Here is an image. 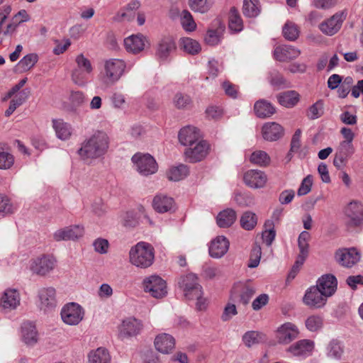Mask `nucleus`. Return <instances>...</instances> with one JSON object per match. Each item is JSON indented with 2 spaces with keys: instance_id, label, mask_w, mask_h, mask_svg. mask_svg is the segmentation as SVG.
<instances>
[{
  "instance_id": "48",
  "label": "nucleus",
  "mask_w": 363,
  "mask_h": 363,
  "mask_svg": "<svg viewBox=\"0 0 363 363\" xmlns=\"http://www.w3.org/2000/svg\"><path fill=\"white\" fill-rule=\"evenodd\" d=\"M188 4L193 11L204 13L211 9L212 2L210 0H189Z\"/></svg>"
},
{
  "instance_id": "7",
  "label": "nucleus",
  "mask_w": 363,
  "mask_h": 363,
  "mask_svg": "<svg viewBox=\"0 0 363 363\" xmlns=\"http://www.w3.org/2000/svg\"><path fill=\"white\" fill-rule=\"evenodd\" d=\"M83 308L76 303L65 305L61 311V318L63 322L69 325H78L84 318Z\"/></svg>"
},
{
  "instance_id": "40",
  "label": "nucleus",
  "mask_w": 363,
  "mask_h": 363,
  "mask_svg": "<svg viewBox=\"0 0 363 363\" xmlns=\"http://www.w3.org/2000/svg\"><path fill=\"white\" fill-rule=\"evenodd\" d=\"M38 60V56L35 53H30L25 55L17 64L16 68L21 73L30 70L35 66Z\"/></svg>"
},
{
  "instance_id": "11",
  "label": "nucleus",
  "mask_w": 363,
  "mask_h": 363,
  "mask_svg": "<svg viewBox=\"0 0 363 363\" xmlns=\"http://www.w3.org/2000/svg\"><path fill=\"white\" fill-rule=\"evenodd\" d=\"M328 298L317 286H313L306 291L303 301L310 308H320L325 306Z\"/></svg>"
},
{
  "instance_id": "31",
  "label": "nucleus",
  "mask_w": 363,
  "mask_h": 363,
  "mask_svg": "<svg viewBox=\"0 0 363 363\" xmlns=\"http://www.w3.org/2000/svg\"><path fill=\"white\" fill-rule=\"evenodd\" d=\"M52 123L57 138L62 140H67L70 138L72 134V127L69 123L62 119H53Z\"/></svg>"
},
{
  "instance_id": "37",
  "label": "nucleus",
  "mask_w": 363,
  "mask_h": 363,
  "mask_svg": "<svg viewBox=\"0 0 363 363\" xmlns=\"http://www.w3.org/2000/svg\"><path fill=\"white\" fill-rule=\"evenodd\" d=\"M279 103L286 108H291L299 101V94L296 91H287L277 96Z\"/></svg>"
},
{
  "instance_id": "34",
  "label": "nucleus",
  "mask_w": 363,
  "mask_h": 363,
  "mask_svg": "<svg viewBox=\"0 0 363 363\" xmlns=\"http://www.w3.org/2000/svg\"><path fill=\"white\" fill-rule=\"evenodd\" d=\"M254 110L259 118L270 117L275 113V108L272 104L264 99H260L255 104Z\"/></svg>"
},
{
  "instance_id": "41",
  "label": "nucleus",
  "mask_w": 363,
  "mask_h": 363,
  "mask_svg": "<svg viewBox=\"0 0 363 363\" xmlns=\"http://www.w3.org/2000/svg\"><path fill=\"white\" fill-rule=\"evenodd\" d=\"M243 14L248 18H255L260 13L259 0H243Z\"/></svg>"
},
{
  "instance_id": "32",
  "label": "nucleus",
  "mask_w": 363,
  "mask_h": 363,
  "mask_svg": "<svg viewBox=\"0 0 363 363\" xmlns=\"http://www.w3.org/2000/svg\"><path fill=\"white\" fill-rule=\"evenodd\" d=\"M140 7L139 1H131L125 7L119 11L114 16L116 21H132L135 17V11Z\"/></svg>"
},
{
  "instance_id": "59",
  "label": "nucleus",
  "mask_w": 363,
  "mask_h": 363,
  "mask_svg": "<svg viewBox=\"0 0 363 363\" xmlns=\"http://www.w3.org/2000/svg\"><path fill=\"white\" fill-rule=\"evenodd\" d=\"M75 62L77 63V68L84 70L86 73H92L93 67L91 61L83 54L78 55L76 57Z\"/></svg>"
},
{
  "instance_id": "60",
  "label": "nucleus",
  "mask_w": 363,
  "mask_h": 363,
  "mask_svg": "<svg viewBox=\"0 0 363 363\" xmlns=\"http://www.w3.org/2000/svg\"><path fill=\"white\" fill-rule=\"evenodd\" d=\"M269 83L273 86L280 89L287 86L286 79L278 72L274 71L270 73Z\"/></svg>"
},
{
  "instance_id": "23",
  "label": "nucleus",
  "mask_w": 363,
  "mask_h": 363,
  "mask_svg": "<svg viewBox=\"0 0 363 363\" xmlns=\"http://www.w3.org/2000/svg\"><path fill=\"white\" fill-rule=\"evenodd\" d=\"M345 214L350 219L351 225H359L363 219V204L357 201L350 202L345 209Z\"/></svg>"
},
{
  "instance_id": "64",
  "label": "nucleus",
  "mask_w": 363,
  "mask_h": 363,
  "mask_svg": "<svg viewBox=\"0 0 363 363\" xmlns=\"http://www.w3.org/2000/svg\"><path fill=\"white\" fill-rule=\"evenodd\" d=\"M69 100L72 104L79 107L86 101L85 96L83 92L79 91H73L71 92Z\"/></svg>"
},
{
  "instance_id": "17",
  "label": "nucleus",
  "mask_w": 363,
  "mask_h": 363,
  "mask_svg": "<svg viewBox=\"0 0 363 363\" xmlns=\"http://www.w3.org/2000/svg\"><path fill=\"white\" fill-rule=\"evenodd\" d=\"M243 181L250 188L261 189L265 186L267 182V177L261 170L250 169L244 174Z\"/></svg>"
},
{
  "instance_id": "39",
  "label": "nucleus",
  "mask_w": 363,
  "mask_h": 363,
  "mask_svg": "<svg viewBox=\"0 0 363 363\" xmlns=\"http://www.w3.org/2000/svg\"><path fill=\"white\" fill-rule=\"evenodd\" d=\"M228 28L233 32H240L243 29V22L241 16L235 7H232L229 12Z\"/></svg>"
},
{
  "instance_id": "10",
  "label": "nucleus",
  "mask_w": 363,
  "mask_h": 363,
  "mask_svg": "<svg viewBox=\"0 0 363 363\" xmlns=\"http://www.w3.org/2000/svg\"><path fill=\"white\" fill-rule=\"evenodd\" d=\"M56 262V259L52 256L42 255L33 259L30 270L36 274L45 276L55 269Z\"/></svg>"
},
{
  "instance_id": "63",
  "label": "nucleus",
  "mask_w": 363,
  "mask_h": 363,
  "mask_svg": "<svg viewBox=\"0 0 363 363\" xmlns=\"http://www.w3.org/2000/svg\"><path fill=\"white\" fill-rule=\"evenodd\" d=\"M94 250L99 254H106L109 247V242L106 239L99 238L93 242Z\"/></svg>"
},
{
  "instance_id": "24",
  "label": "nucleus",
  "mask_w": 363,
  "mask_h": 363,
  "mask_svg": "<svg viewBox=\"0 0 363 363\" xmlns=\"http://www.w3.org/2000/svg\"><path fill=\"white\" fill-rule=\"evenodd\" d=\"M146 38L142 34L132 35L124 40V45L126 50L134 54L144 50Z\"/></svg>"
},
{
  "instance_id": "45",
  "label": "nucleus",
  "mask_w": 363,
  "mask_h": 363,
  "mask_svg": "<svg viewBox=\"0 0 363 363\" xmlns=\"http://www.w3.org/2000/svg\"><path fill=\"white\" fill-rule=\"evenodd\" d=\"M180 44L183 50L190 55H196L201 50L199 42L189 38H182Z\"/></svg>"
},
{
  "instance_id": "33",
  "label": "nucleus",
  "mask_w": 363,
  "mask_h": 363,
  "mask_svg": "<svg viewBox=\"0 0 363 363\" xmlns=\"http://www.w3.org/2000/svg\"><path fill=\"white\" fill-rule=\"evenodd\" d=\"M22 339L26 345H33L38 342V332L35 326L30 322H26L21 326Z\"/></svg>"
},
{
  "instance_id": "2",
  "label": "nucleus",
  "mask_w": 363,
  "mask_h": 363,
  "mask_svg": "<svg viewBox=\"0 0 363 363\" xmlns=\"http://www.w3.org/2000/svg\"><path fill=\"white\" fill-rule=\"evenodd\" d=\"M129 258L133 265L142 269L148 268L155 259L154 248L149 243L140 242L130 250Z\"/></svg>"
},
{
  "instance_id": "35",
  "label": "nucleus",
  "mask_w": 363,
  "mask_h": 363,
  "mask_svg": "<svg viewBox=\"0 0 363 363\" xmlns=\"http://www.w3.org/2000/svg\"><path fill=\"white\" fill-rule=\"evenodd\" d=\"M88 360L89 363H111V356L106 348L99 347L89 353Z\"/></svg>"
},
{
  "instance_id": "30",
  "label": "nucleus",
  "mask_w": 363,
  "mask_h": 363,
  "mask_svg": "<svg viewBox=\"0 0 363 363\" xmlns=\"http://www.w3.org/2000/svg\"><path fill=\"white\" fill-rule=\"evenodd\" d=\"M174 201L172 197L163 194L156 195L152 201V207L158 213H163L171 211L174 208Z\"/></svg>"
},
{
  "instance_id": "58",
  "label": "nucleus",
  "mask_w": 363,
  "mask_h": 363,
  "mask_svg": "<svg viewBox=\"0 0 363 363\" xmlns=\"http://www.w3.org/2000/svg\"><path fill=\"white\" fill-rule=\"evenodd\" d=\"M262 256V249L259 245H255L252 249L249 263L247 264L250 268L257 267L260 262Z\"/></svg>"
},
{
  "instance_id": "3",
  "label": "nucleus",
  "mask_w": 363,
  "mask_h": 363,
  "mask_svg": "<svg viewBox=\"0 0 363 363\" xmlns=\"http://www.w3.org/2000/svg\"><path fill=\"white\" fill-rule=\"evenodd\" d=\"M131 160L135 169L143 176H149L157 171V164L150 154L138 152L132 157Z\"/></svg>"
},
{
  "instance_id": "53",
  "label": "nucleus",
  "mask_w": 363,
  "mask_h": 363,
  "mask_svg": "<svg viewBox=\"0 0 363 363\" xmlns=\"http://www.w3.org/2000/svg\"><path fill=\"white\" fill-rule=\"evenodd\" d=\"M262 339V334L257 331H248L242 336V341L245 345L250 347L258 344Z\"/></svg>"
},
{
  "instance_id": "51",
  "label": "nucleus",
  "mask_w": 363,
  "mask_h": 363,
  "mask_svg": "<svg viewBox=\"0 0 363 363\" xmlns=\"http://www.w3.org/2000/svg\"><path fill=\"white\" fill-rule=\"evenodd\" d=\"M256 291L255 288L249 284L242 285L240 291V301L243 305H247Z\"/></svg>"
},
{
  "instance_id": "26",
  "label": "nucleus",
  "mask_w": 363,
  "mask_h": 363,
  "mask_svg": "<svg viewBox=\"0 0 363 363\" xmlns=\"http://www.w3.org/2000/svg\"><path fill=\"white\" fill-rule=\"evenodd\" d=\"M262 136L268 141H276L284 135V128L275 122L266 123L262 128Z\"/></svg>"
},
{
  "instance_id": "46",
  "label": "nucleus",
  "mask_w": 363,
  "mask_h": 363,
  "mask_svg": "<svg viewBox=\"0 0 363 363\" xmlns=\"http://www.w3.org/2000/svg\"><path fill=\"white\" fill-rule=\"evenodd\" d=\"M344 352L342 343L337 340H332L327 347V354L328 357L339 359L341 358Z\"/></svg>"
},
{
  "instance_id": "57",
  "label": "nucleus",
  "mask_w": 363,
  "mask_h": 363,
  "mask_svg": "<svg viewBox=\"0 0 363 363\" xmlns=\"http://www.w3.org/2000/svg\"><path fill=\"white\" fill-rule=\"evenodd\" d=\"M91 73H86L84 70L75 68L72 73V79L73 82L79 86L85 85L88 79V77Z\"/></svg>"
},
{
  "instance_id": "50",
  "label": "nucleus",
  "mask_w": 363,
  "mask_h": 363,
  "mask_svg": "<svg viewBox=\"0 0 363 363\" xmlns=\"http://www.w3.org/2000/svg\"><path fill=\"white\" fill-rule=\"evenodd\" d=\"M172 104L178 109H184L191 105V99L189 95L178 92L174 96Z\"/></svg>"
},
{
  "instance_id": "61",
  "label": "nucleus",
  "mask_w": 363,
  "mask_h": 363,
  "mask_svg": "<svg viewBox=\"0 0 363 363\" xmlns=\"http://www.w3.org/2000/svg\"><path fill=\"white\" fill-rule=\"evenodd\" d=\"M312 185L313 177L309 174L302 180L301 185L297 191L298 196H301L308 194L311 190Z\"/></svg>"
},
{
  "instance_id": "4",
  "label": "nucleus",
  "mask_w": 363,
  "mask_h": 363,
  "mask_svg": "<svg viewBox=\"0 0 363 363\" xmlns=\"http://www.w3.org/2000/svg\"><path fill=\"white\" fill-rule=\"evenodd\" d=\"M126 67L125 62L120 59H110L105 62V74L103 78L106 84H113L122 77Z\"/></svg>"
},
{
  "instance_id": "29",
  "label": "nucleus",
  "mask_w": 363,
  "mask_h": 363,
  "mask_svg": "<svg viewBox=\"0 0 363 363\" xmlns=\"http://www.w3.org/2000/svg\"><path fill=\"white\" fill-rule=\"evenodd\" d=\"M337 281L335 276L325 274L318 279L316 286L327 296H331L337 289Z\"/></svg>"
},
{
  "instance_id": "62",
  "label": "nucleus",
  "mask_w": 363,
  "mask_h": 363,
  "mask_svg": "<svg viewBox=\"0 0 363 363\" xmlns=\"http://www.w3.org/2000/svg\"><path fill=\"white\" fill-rule=\"evenodd\" d=\"M14 162L13 156L6 152H0V169H7L11 167Z\"/></svg>"
},
{
  "instance_id": "42",
  "label": "nucleus",
  "mask_w": 363,
  "mask_h": 363,
  "mask_svg": "<svg viewBox=\"0 0 363 363\" xmlns=\"http://www.w3.org/2000/svg\"><path fill=\"white\" fill-rule=\"evenodd\" d=\"M284 37L289 41H295L299 36V28L294 23L286 21L282 28Z\"/></svg>"
},
{
  "instance_id": "12",
  "label": "nucleus",
  "mask_w": 363,
  "mask_h": 363,
  "mask_svg": "<svg viewBox=\"0 0 363 363\" xmlns=\"http://www.w3.org/2000/svg\"><path fill=\"white\" fill-rule=\"evenodd\" d=\"M347 13L345 11L335 13L328 20L319 25V28L323 33L327 35H333L339 31L342 22L346 18Z\"/></svg>"
},
{
  "instance_id": "14",
  "label": "nucleus",
  "mask_w": 363,
  "mask_h": 363,
  "mask_svg": "<svg viewBox=\"0 0 363 363\" xmlns=\"http://www.w3.org/2000/svg\"><path fill=\"white\" fill-rule=\"evenodd\" d=\"M84 232V228L82 225H70L56 230L53 233V239L57 242L74 240L82 238Z\"/></svg>"
},
{
  "instance_id": "28",
  "label": "nucleus",
  "mask_w": 363,
  "mask_h": 363,
  "mask_svg": "<svg viewBox=\"0 0 363 363\" xmlns=\"http://www.w3.org/2000/svg\"><path fill=\"white\" fill-rule=\"evenodd\" d=\"M301 52L291 45H280L274 50V56L276 60L285 62L298 57Z\"/></svg>"
},
{
  "instance_id": "25",
  "label": "nucleus",
  "mask_w": 363,
  "mask_h": 363,
  "mask_svg": "<svg viewBox=\"0 0 363 363\" xmlns=\"http://www.w3.org/2000/svg\"><path fill=\"white\" fill-rule=\"evenodd\" d=\"M229 242L224 236L216 237L209 247V254L213 258L222 257L228 250Z\"/></svg>"
},
{
  "instance_id": "1",
  "label": "nucleus",
  "mask_w": 363,
  "mask_h": 363,
  "mask_svg": "<svg viewBox=\"0 0 363 363\" xmlns=\"http://www.w3.org/2000/svg\"><path fill=\"white\" fill-rule=\"evenodd\" d=\"M108 135L101 130L94 132L82 143L78 154L84 159H97L104 156L109 147Z\"/></svg>"
},
{
  "instance_id": "22",
  "label": "nucleus",
  "mask_w": 363,
  "mask_h": 363,
  "mask_svg": "<svg viewBox=\"0 0 363 363\" xmlns=\"http://www.w3.org/2000/svg\"><path fill=\"white\" fill-rule=\"evenodd\" d=\"M314 348V343L309 340H301L291 345L286 351L294 356L307 357L309 356Z\"/></svg>"
},
{
  "instance_id": "43",
  "label": "nucleus",
  "mask_w": 363,
  "mask_h": 363,
  "mask_svg": "<svg viewBox=\"0 0 363 363\" xmlns=\"http://www.w3.org/2000/svg\"><path fill=\"white\" fill-rule=\"evenodd\" d=\"M250 161L259 167H267L270 164L271 159L266 152L256 150L251 154Z\"/></svg>"
},
{
  "instance_id": "44",
  "label": "nucleus",
  "mask_w": 363,
  "mask_h": 363,
  "mask_svg": "<svg viewBox=\"0 0 363 363\" xmlns=\"http://www.w3.org/2000/svg\"><path fill=\"white\" fill-rule=\"evenodd\" d=\"M323 317L320 315H311L305 320L306 328L311 332H317L323 327Z\"/></svg>"
},
{
  "instance_id": "5",
  "label": "nucleus",
  "mask_w": 363,
  "mask_h": 363,
  "mask_svg": "<svg viewBox=\"0 0 363 363\" xmlns=\"http://www.w3.org/2000/svg\"><path fill=\"white\" fill-rule=\"evenodd\" d=\"M179 285L183 290L185 297L189 300H193L203 295L202 287L198 282L197 276L194 274H188L182 277Z\"/></svg>"
},
{
  "instance_id": "47",
  "label": "nucleus",
  "mask_w": 363,
  "mask_h": 363,
  "mask_svg": "<svg viewBox=\"0 0 363 363\" xmlns=\"http://www.w3.org/2000/svg\"><path fill=\"white\" fill-rule=\"evenodd\" d=\"M257 223V217L255 213L251 211L245 212L240 218L241 227L246 230H250L253 229Z\"/></svg>"
},
{
  "instance_id": "15",
  "label": "nucleus",
  "mask_w": 363,
  "mask_h": 363,
  "mask_svg": "<svg viewBox=\"0 0 363 363\" xmlns=\"http://www.w3.org/2000/svg\"><path fill=\"white\" fill-rule=\"evenodd\" d=\"M354 147L352 143L340 142L336 149L333 159V164L338 169H343L347 162L348 158L354 153Z\"/></svg>"
},
{
  "instance_id": "21",
  "label": "nucleus",
  "mask_w": 363,
  "mask_h": 363,
  "mask_svg": "<svg viewBox=\"0 0 363 363\" xmlns=\"http://www.w3.org/2000/svg\"><path fill=\"white\" fill-rule=\"evenodd\" d=\"M176 50V44L172 36L162 37L158 42L156 50L157 56L164 60Z\"/></svg>"
},
{
  "instance_id": "16",
  "label": "nucleus",
  "mask_w": 363,
  "mask_h": 363,
  "mask_svg": "<svg viewBox=\"0 0 363 363\" xmlns=\"http://www.w3.org/2000/svg\"><path fill=\"white\" fill-rule=\"evenodd\" d=\"M299 331L292 323H285L278 328L277 337L280 344L287 345L297 338Z\"/></svg>"
},
{
  "instance_id": "52",
  "label": "nucleus",
  "mask_w": 363,
  "mask_h": 363,
  "mask_svg": "<svg viewBox=\"0 0 363 363\" xmlns=\"http://www.w3.org/2000/svg\"><path fill=\"white\" fill-rule=\"evenodd\" d=\"M181 24L183 28L186 31H193L196 28V24L191 13L187 10H184L182 12Z\"/></svg>"
},
{
  "instance_id": "9",
  "label": "nucleus",
  "mask_w": 363,
  "mask_h": 363,
  "mask_svg": "<svg viewBox=\"0 0 363 363\" xmlns=\"http://www.w3.org/2000/svg\"><path fill=\"white\" fill-rule=\"evenodd\" d=\"M209 145L206 140H200L185 150L186 161L196 163L203 160L208 154Z\"/></svg>"
},
{
  "instance_id": "19",
  "label": "nucleus",
  "mask_w": 363,
  "mask_h": 363,
  "mask_svg": "<svg viewBox=\"0 0 363 363\" xmlns=\"http://www.w3.org/2000/svg\"><path fill=\"white\" fill-rule=\"evenodd\" d=\"M21 302L19 292L13 289H7L4 292L1 300L0 306L6 311H11L16 309Z\"/></svg>"
},
{
  "instance_id": "6",
  "label": "nucleus",
  "mask_w": 363,
  "mask_h": 363,
  "mask_svg": "<svg viewBox=\"0 0 363 363\" xmlns=\"http://www.w3.org/2000/svg\"><path fill=\"white\" fill-rule=\"evenodd\" d=\"M143 284L145 291L155 298H162L167 294L166 281L157 275L146 277Z\"/></svg>"
},
{
  "instance_id": "49",
  "label": "nucleus",
  "mask_w": 363,
  "mask_h": 363,
  "mask_svg": "<svg viewBox=\"0 0 363 363\" xmlns=\"http://www.w3.org/2000/svg\"><path fill=\"white\" fill-rule=\"evenodd\" d=\"M264 228L265 230L262 233V240L267 246H270L276 236L273 220H267L264 223Z\"/></svg>"
},
{
  "instance_id": "8",
  "label": "nucleus",
  "mask_w": 363,
  "mask_h": 363,
  "mask_svg": "<svg viewBox=\"0 0 363 363\" xmlns=\"http://www.w3.org/2000/svg\"><path fill=\"white\" fill-rule=\"evenodd\" d=\"M143 328L141 320L129 317L123 320L118 327V336L121 339H128L138 335Z\"/></svg>"
},
{
  "instance_id": "55",
  "label": "nucleus",
  "mask_w": 363,
  "mask_h": 363,
  "mask_svg": "<svg viewBox=\"0 0 363 363\" xmlns=\"http://www.w3.org/2000/svg\"><path fill=\"white\" fill-rule=\"evenodd\" d=\"M311 238L309 233L303 231L300 233L298 238V245L299 249V254L308 256V241Z\"/></svg>"
},
{
  "instance_id": "56",
  "label": "nucleus",
  "mask_w": 363,
  "mask_h": 363,
  "mask_svg": "<svg viewBox=\"0 0 363 363\" xmlns=\"http://www.w3.org/2000/svg\"><path fill=\"white\" fill-rule=\"evenodd\" d=\"M222 29L208 30L205 35L204 40L209 45H216L220 40L223 33Z\"/></svg>"
},
{
  "instance_id": "38",
  "label": "nucleus",
  "mask_w": 363,
  "mask_h": 363,
  "mask_svg": "<svg viewBox=\"0 0 363 363\" xmlns=\"http://www.w3.org/2000/svg\"><path fill=\"white\" fill-rule=\"evenodd\" d=\"M170 181L178 182L184 179L189 174V168L185 164L170 167L166 173Z\"/></svg>"
},
{
  "instance_id": "54",
  "label": "nucleus",
  "mask_w": 363,
  "mask_h": 363,
  "mask_svg": "<svg viewBox=\"0 0 363 363\" xmlns=\"http://www.w3.org/2000/svg\"><path fill=\"white\" fill-rule=\"evenodd\" d=\"M323 113V101L322 100H318L309 107L307 112V116L311 120H315L321 117Z\"/></svg>"
},
{
  "instance_id": "36",
  "label": "nucleus",
  "mask_w": 363,
  "mask_h": 363,
  "mask_svg": "<svg viewBox=\"0 0 363 363\" xmlns=\"http://www.w3.org/2000/svg\"><path fill=\"white\" fill-rule=\"evenodd\" d=\"M236 220V213L231 208H228L218 213L216 222L220 228H228L232 225Z\"/></svg>"
},
{
  "instance_id": "18",
  "label": "nucleus",
  "mask_w": 363,
  "mask_h": 363,
  "mask_svg": "<svg viewBox=\"0 0 363 363\" xmlns=\"http://www.w3.org/2000/svg\"><path fill=\"white\" fill-rule=\"evenodd\" d=\"M39 306L40 309L48 311L56 306V291L53 287H44L38 291Z\"/></svg>"
},
{
  "instance_id": "13",
  "label": "nucleus",
  "mask_w": 363,
  "mask_h": 363,
  "mask_svg": "<svg viewBox=\"0 0 363 363\" xmlns=\"http://www.w3.org/2000/svg\"><path fill=\"white\" fill-rule=\"evenodd\" d=\"M335 260L345 267H352L360 259V255L354 247L342 248L336 251Z\"/></svg>"
},
{
  "instance_id": "27",
  "label": "nucleus",
  "mask_w": 363,
  "mask_h": 363,
  "mask_svg": "<svg viewBox=\"0 0 363 363\" xmlns=\"http://www.w3.org/2000/svg\"><path fill=\"white\" fill-rule=\"evenodd\" d=\"M156 350L163 354H169L174 348V338L167 333H162L156 336L155 339Z\"/></svg>"
},
{
  "instance_id": "20",
  "label": "nucleus",
  "mask_w": 363,
  "mask_h": 363,
  "mask_svg": "<svg viewBox=\"0 0 363 363\" xmlns=\"http://www.w3.org/2000/svg\"><path fill=\"white\" fill-rule=\"evenodd\" d=\"M179 143L184 146H193L200 141L199 130L194 126H186L182 128L178 135Z\"/></svg>"
}]
</instances>
